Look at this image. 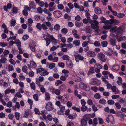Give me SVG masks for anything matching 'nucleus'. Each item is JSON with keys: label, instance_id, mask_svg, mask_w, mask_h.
<instances>
[{"label": "nucleus", "instance_id": "31", "mask_svg": "<svg viewBox=\"0 0 126 126\" xmlns=\"http://www.w3.org/2000/svg\"><path fill=\"white\" fill-rule=\"evenodd\" d=\"M119 67H120L118 65H114L112 67V69L115 70H116V71L118 70Z\"/></svg>", "mask_w": 126, "mask_h": 126}, {"label": "nucleus", "instance_id": "51", "mask_svg": "<svg viewBox=\"0 0 126 126\" xmlns=\"http://www.w3.org/2000/svg\"><path fill=\"white\" fill-rule=\"evenodd\" d=\"M62 82L60 80H58L55 83V85L56 86H58L60 84H62Z\"/></svg>", "mask_w": 126, "mask_h": 126}, {"label": "nucleus", "instance_id": "3", "mask_svg": "<svg viewBox=\"0 0 126 126\" xmlns=\"http://www.w3.org/2000/svg\"><path fill=\"white\" fill-rule=\"evenodd\" d=\"M75 59L76 62H79V60H83L84 57L80 54H76L75 55Z\"/></svg>", "mask_w": 126, "mask_h": 126}, {"label": "nucleus", "instance_id": "6", "mask_svg": "<svg viewBox=\"0 0 126 126\" xmlns=\"http://www.w3.org/2000/svg\"><path fill=\"white\" fill-rule=\"evenodd\" d=\"M66 65L67 67L72 68L73 67V64L72 61L70 60L69 59L66 61Z\"/></svg>", "mask_w": 126, "mask_h": 126}, {"label": "nucleus", "instance_id": "4", "mask_svg": "<svg viewBox=\"0 0 126 126\" xmlns=\"http://www.w3.org/2000/svg\"><path fill=\"white\" fill-rule=\"evenodd\" d=\"M73 80L75 82H80L81 81V79L80 77H78V76H73L72 77Z\"/></svg>", "mask_w": 126, "mask_h": 126}, {"label": "nucleus", "instance_id": "8", "mask_svg": "<svg viewBox=\"0 0 126 126\" xmlns=\"http://www.w3.org/2000/svg\"><path fill=\"white\" fill-rule=\"evenodd\" d=\"M29 6L30 7V9H35L36 7V6L35 5L34 1H33L31 0L29 1Z\"/></svg>", "mask_w": 126, "mask_h": 126}, {"label": "nucleus", "instance_id": "49", "mask_svg": "<svg viewBox=\"0 0 126 126\" xmlns=\"http://www.w3.org/2000/svg\"><path fill=\"white\" fill-rule=\"evenodd\" d=\"M94 97L95 98H97V99H99L101 97V95L99 93H96L94 95Z\"/></svg>", "mask_w": 126, "mask_h": 126}, {"label": "nucleus", "instance_id": "33", "mask_svg": "<svg viewBox=\"0 0 126 126\" xmlns=\"http://www.w3.org/2000/svg\"><path fill=\"white\" fill-rule=\"evenodd\" d=\"M108 44V42L106 41H104L101 43L103 47H106Z\"/></svg>", "mask_w": 126, "mask_h": 126}, {"label": "nucleus", "instance_id": "53", "mask_svg": "<svg viewBox=\"0 0 126 126\" xmlns=\"http://www.w3.org/2000/svg\"><path fill=\"white\" fill-rule=\"evenodd\" d=\"M70 59V57L69 55H66V54H64L63 55V59L64 60H68V59Z\"/></svg>", "mask_w": 126, "mask_h": 126}, {"label": "nucleus", "instance_id": "13", "mask_svg": "<svg viewBox=\"0 0 126 126\" xmlns=\"http://www.w3.org/2000/svg\"><path fill=\"white\" fill-rule=\"evenodd\" d=\"M100 84V81L97 80V79H94V80L92 82V84L93 85H96L98 86Z\"/></svg>", "mask_w": 126, "mask_h": 126}, {"label": "nucleus", "instance_id": "17", "mask_svg": "<svg viewBox=\"0 0 126 126\" xmlns=\"http://www.w3.org/2000/svg\"><path fill=\"white\" fill-rule=\"evenodd\" d=\"M110 29V32H116L117 31V28L116 26H114L112 28H111V26Z\"/></svg>", "mask_w": 126, "mask_h": 126}, {"label": "nucleus", "instance_id": "47", "mask_svg": "<svg viewBox=\"0 0 126 126\" xmlns=\"http://www.w3.org/2000/svg\"><path fill=\"white\" fill-rule=\"evenodd\" d=\"M33 97L34 99L36 101H38V96L37 94H35L33 95Z\"/></svg>", "mask_w": 126, "mask_h": 126}, {"label": "nucleus", "instance_id": "40", "mask_svg": "<svg viewBox=\"0 0 126 126\" xmlns=\"http://www.w3.org/2000/svg\"><path fill=\"white\" fill-rule=\"evenodd\" d=\"M24 10L27 11H30L31 10V9H30V7H28L27 5L24 6Z\"/></svg>", "mask_w": 126, "mask_h": 126}, {"label": "nucleus", "instance_id": "32", "mask_svg": "<svg viewBox=\"0 0 126 126\" xmlns=\"http://www.w3.org/2000/svg\"><path fill=\"white\" fill-rule=\"evenodd\" d=\"M45 39L46 42V46L48 47L50 43V40L49 38L47 37H46Z\"/></svg>", "mask_w": 126, "mask_h": 126}, {"label": "nucleus", "instance_id": "23", "mask_svg": "<svg viewBox=\"0 0 126 126\" xmlns=\"http://www.w3.org/2000/svg\"><path fill=\"white\" fill-rule=\"evenodd\" d=\"M73 45L72 44H71V43H70L69 44H63V47H66L67 48H71V47H73Z\"/></svg>", "mask_w": 126, "mask_h": 126}, {"label": "nucleus", "instance_id": "50", "mask_svg": "<svg viewBox=\"0 0 126 126\" xmlns=\"http://www.w3.org/2000/svg\"><path fill=\"white\" fill-rule=\"evenodd\" d=\"M125 16V15L124 13H118L117 15L118 17H119V18H122V17H124Z\"/></svg>", "mask_w": 126, "mask_h": 126}, {"label": "nucleus", "instance_id": "19", "mask_svg": "<svg viewBox=\"0 0 126 126\" xmlns=\"http://www.w3.org/2000/svg\"><path fill=\"white\" fill-rule=\"evenodd\" d=\"M45 96L46 97L45 99L47 100H49L50 99V94L47 92H46L45 93Z\"/></svg>", "mask_w": 126, "mask_h": 126}, {"label": "nucleus", "instance_id": "35", "mask_svg": "<svg viewBox=\"0 0 126 126\" xmlns=\"http://www.w3.org/2000/svg\"><path fill=\"white\" fill-rule=\"evenodd\" d=\"M94 44L96 46H100L101 45L100 43L99 42V41H97V40H96L94 42Z\"/></svg>", "mask_w": 126, "mask_h": 126}, {"label": "nucleus", "instance_id": "39", "mask_svg": "<svg viewBox=\"0 0 126 126\" xmlns=\"http://www.w3.org/2000/svg\"><path fill=\"white\" fill-rule=\"evenodd\" d=\"M29 37V35L27 34L24 35L22 37V39L23 40H26Z\"/></svg>", "mask_w": 126, "mask_h": 126}, {"label": "nucleus", "instance_id": "11", "mask_svg": "<svg viewBox=\"0 0 126 126\" xmlns=\"http://www.w3.org/2000/svg\"><path fill=\"white\" fill-rule=\"evenodd\" d=\"M87 55L89 57H94L96 55L95 53V52L93 51H88L87 53Z\"/></svg>", "mask_w": 126, "mask_h": 126}, {"label": "nucleus", "instance_id": "46", "mask_svg": "<svg viewBox=\"0 0 126 126\" xmlns=\"http://www.w3.org/2000/svg\"><path fill=\"white\" fill-rule=\"evenodd\" d=\"M55 66V64L54 63H53L50 64L49 65V67L50 69H53Z\"/></svg>", "mask_w": 126, "mask_h": 126}, {"label": "nucleus", "instance_id": "12", "mask_svg": "<svg viewBox=\"0 0 126 126\" xmlns=\"http://www.w3.org/2000/svg\"><path fill=\"white\" fill-rule=\"evenodd\" d=\"M30 63L31 65L32 66V68L35 69L37 66L36 63L33 60H31Z\"/></svg>", "mask_w": 126, "mask_h": 126}, {"label": "nucleus", "instance_id": "57", "mask_svg": "<svg viewBox=\"0 0 126 126\" xmlns=\"http://www.w3.org/2000/svg\"><path fill=\"white\" fill-rule=\"evenodd\" d=\"M116 86H111V89L113 92H116Z\"/></svg>", "mask_w": 126, "mask_h": 126}, {"label": "nucleus", "instance_id": "5", "mask_svg": "<svg viewBox=\"0 0 126 126\" xmlns=\"http://www.w3.org/2000/svg\"><path fill=\"white\" fill-rule=\"evenodd\" d=\"M61 12L58 11H55L53 12V15L55 17L58 18L60 17L62 15Z\"/></svg>", "mask_w": 126, "mask_h": 126}, {"label": "nucleus", "instance_id": "34", "mask_svg": "<svg viewBox=\"0 0 126 126\" xmlns=\"http://www.w3.org/2000/svg\"><path fill=\"white\" fill-rule=\"evenodd\" d=\"M7 60V59L5 57L2 58L0 60V62L2 63H4Z\"/></svg>", "mask_w": 126, "mask_h": 126}, {"label": "nucleus", "instance_id": "42", "mask_svg": "<svg viewBox=\"0 0 126 126\" xmlns=\"http://www.w3.org/2000/svg\"><path fill=\"white\" fill-rule=\"evenodd\" d=\"M13 13H17V7H14L12 9Z\"/></svg>", "mask_w": 126, "mask_h": 126}, {"label": "nucleus", "instance_id": "58", "mask_svg": "<svg viewBox=\"0 0 126 126\" xmlns=\"http://www.w3.org/2000/svg\"><path fill=\"white\" fill-rule=\"evenodd\" d=\"M16 23V21L15 20H12L11 22V26H14Z\"/></svg>", "mask_w": 126, "mask_h": 126}, {"label": "nucleus", "instance_id": "25", "mask_svg": "<svg viewBox=\"0 0 126 126\" xmlns=\"http://www.w3.org/2000/svg\"><path fill=\"white\" fill-rule=\"evenodd\" d=\"M60 29V26L58 24H57L55 25L54 27V29L56 31H59Z\"/></svg>", "mask_w": 126, "mask_h": 126}, {"label": "nucleus", "instance_id": "20", "mask_svg": "<svg viewBox=\"0 0 126 126\" xmlns=\"http://www.w3.org/2000/svg\"><path fill=\"white\" fill-rule=\"evenodd\" d=\"M94 67L95 68H98L100 70V69H101L102 67V66L100 64L97 63L94 65Z\"/></svg>", "mask_w": 126, "mask_h": 126}, {"label": "nucleus", "instance_id": "28", "mask_svg": "<svg viewBox=\"0 0 126 126\" xmlns=\"http://www.w3.org/2000/svg\"><path fill=\"white\" fill-rule=\"evenodd\" d=\"M48 72L46 71V70L45 71H43L42 73H41L40 74V75L41 76H44L45 75H48Z\"/></svg>", "mask_w": 126, "mask_h": 126}, {"label": "nucleus", "instance_id": "55", "mask_svg": "<svg viewBox=\"0 0 126 126\" xmlns=\"http://www.w3.org/2000/svg\"><path fill=\"white\" fill-rule=\"evenodd\" d=\"M59 47V46H57V47H56L55 46H53L50 49V50L51 51H54L58 47Z\"/></svg>", "mask_w": 126, "mask_h": 126}, {"label": "nucleus", "instance_id": "38", "mask_svg": "<svg viewBox=\"0 0 126 126\" xmlns=\"http://www.w3.org/2000/svg\"><path fill=\"white\" fill-rule=\"evenodd\" d=\"M8 44L6 43L1 42L0 43V46L3 47H5L8 45Z\"/></svg>", "mask_w": 126, "mask_h": 126}, {"label": "nucleus", "instance_id": "44", "mask_svg": "<svg viewBox=\"0 0 126 126\" xmlns=\"http://www.w3.org/2000/svg\"><path fill=\"white\" fill-rule=\"evenodd\" d=\"M47 118L48 120L49 121H51L52 120L53 117L51 115L49 114L47 116Z\"/></svg>", "mask_w": 126, "mask_h": 126}, {"label": "nucleus", "instance_id": "14", "mask_svg": "<svg viewBox=\"0 0 126 126\" xmlns=\"http://www.w3.org/2000/svg\"><path fill=\"white\" fill-rule=\"evenodd\" d=\"M81 126H86L87 124V122L86 120L84 119H82L81 120Z\"/></svg>", "mask_w": 126, "mask_h": 126}, {"label": "nucleus", "instance_id": "18", "mask_svg": "<svg viewBox=\"0 0 126 126\" xmlns=\"http://www.w3.org/2000/svg\"><path fill=\"white\" fill-rule=\"evenodd\" d=\"M83 24L82 22H79L78 21H76L75 22V25L76 27H80L83 25Z\"/></svg>", "mask_w": 126, "mask_h": 126}, {"label": "nucleus", "instance_id": "7", "mask_svg": "<svg viewBox=\"0 0 126 126\" xmlns=\"http://www.w3.org/2000/svg\"><path fill=\"white\" fill-rule=\"evenodd\" d=\"M52 103H48L46 105V107L47 110L48 111L52 110L53 108L52 105Z\"/></svg>", "mask_w": 126, "mask_h": 126}, {"label": "nucleus", "instance_id": "2", "mask_svg": "<svg viewBox=\"0 0 126 126\" xmlns=\"http://www.w3.org/2000/svg\"><path fill=\"white\" fill-rule=\"evenodd\" d=\"M97 57L98 59L102 62H106L107 58L104 54L103 53H99L97 55Z\"/></svg>", "mask_w": 126, "mask_h": 126}, {"label": "nucleus", "instance_id": "27", "mask_svg": "<svg viewBox=\"0 0 126 126\" xmlns=\"http://www.w3.org/2000/svg\"><path fill=\"white\" fill-rule=\"evenodd\" d=\"M64 18H67L68 21H70L71 19V16H69L67 13H65L64 15Z\"/></svg>", "mask_w": 126, "mask_h": 126}, {"label": "nucleus", "instance_id": "1", "mask_svg": "<svg viewBox=\"0 0 126 126\" xmlns=\"http://www.w3.org/2000/svg\"><path fill=\"white\" fill-rule=\"evenodd\" d=\"M79 86L80 88L87 91H89L90 89V88L89 85L86 83H85L84 82L80 83L79 84Z\"/></svg>", "mask_w": 126, "mask_h": 126}, {"label": "nucleus", "instance_id": "63", "mask_svg": "<svg viewBox=\"0 0 126 126\" xmlns=\"http://www.w3.org/2000/svg\"><path fill=\"white\" fill-rule=\"evenodd\" d=\"M8 117L10 119L12 120L14 118V115L12 114H10L8 115Z\"/></svg>", "mask_w": 126, "mask_h": 126}, {"label": "nucleus", "instance_id": "21", "mask_svg": "<svg viewBox=\"0 0 126 126\" xmlns=\"http://www.w3.org/2000/svg\"><path fill=\"white\" fill-rule=\"evenodd\" d=\"M63 106H60V110L58 111L57 112L58 114L60 115H63Z\"/></svg>", "mask_w": 126, "mask_h": 126}, {"label": "nucleus", "instance_id": "48", "mask_svg": "<svg viewBox=\"0 0 126 126\" xmlns=\"http://www.w3.org/2000/svg\"><path fill=\"white\" fill-rule=\"evenodd\" d=\"M41 27L44 30H46L48 29V28L46 24H42L41 25Z\"/></svg>", "mask_w": 126, "mask_h": 126}, {"label": "nucleus", "instance_id": "16", "mask_svg": "<svg viewBox=\"0 0 126 126\" xmlns=\"http://www.w3.org/2000/svg\"><path fill=\"white\" fill-rule=\"evenodd\" d=\"M94 11L97 14H100L101 13V11L99 7L95 8L94 9Z\"/></svg>", "mask_w": 126, "mask_h": 126}, {"label": "nucleus", "instance_id": "60", "mask_svg": "<svg viewBox=\"0 0 126 126\" xmlns=\"http://www.w3.org/2000/svg\"><path fill=\"white\" fill-rule=\"evenodd\" d=\"M9 53V51L8 50H5L3 52V54H4V55L6 57L7 56H6L7 54H8Z\"/></svg>", "mask_w": 126, "mask_h": 126}, {"label": "nucleus", "instance_id": "9", "mask_svg": "<svg viewBox=\"0 0 126 126\" xmlns=\"http://www.w3.org/2000/svg\"><path fill=\"white\" fill-rule=\"evenodd\" d=\"M110 44L113 46H115L116 44L117 41L116 40L113 39V38H111L110 39Z\"/></svg>", "mask_w": 126, "mask_h": 126}, {"label": "nucleus", "instance_id": "54", "mask_svg": "<svg viewBox=\"0 0 126 126\" xmlns=\"http://www.w3.org/2000/svg\"><path fill=\"white\" fill-rule=\"evenodd\" d=\"M47 27H50L52 26V25L50 22L49 21L45 22L44 23Z\"/></svg>", "mask_w": 126, "mask_h": 126}, {"label": "nucleus", "instance_id": "59", "mask_svg": "<svg viewBox=\"0 0 126 126\" xmlns=\"http://www.w3.org/2000/svg\"><path fill=\"white\" fill-rule=\"evenodd\" d=\"M20 106V105L19 103H16V104L15 106L13 107V108L14 109L15 108H16L18 109L19 108Z\"/></svg>", "mask_w": 126, "mask_h": 126}, {"label": "nucleus", "instance_id": "56", "mask_svg": "<svg viewBox=\"0 0 126 126\" xmlns=\"http://www.w3.org/2000/svg\"><path fill=\"white\" fill-rule=\"evenodd\" d=\"M34 111L35 114H38L40 115L41 113H40L39 110L37 108H35L34 109Z\"/></svg>", "mask_w": 126, "mask_h": 126}, {"label": "nucleus", "instance_id": "30", "mask_svg": "<svg viewBox=\"0 0 126 126\" xmlns=\"http://www.w3.org/2000/svg\"><path fill=\"white\" fill-rule=\"evenodd\" d=\"M28 70V68L26 65H24L22 68V71L24 73H27Z\"/></svg>", "mask_w": 126, "mask_h": 126}, {"label": "nucleus", "instance_id": "10", "mask_svg": "<svg viewBox=\"0 0 126 126\" xmlns=\"http://www.w3.org/2000/svg\"><path fill=\"white\" fill-rule=\"evenodd\" d=\"M86 103H81L82 106L81 107V110L82 111H86L87 109V106H85Z\"/></svg>", "mask_w": 126, "mask_h": 126}, {"label": "nucleus", "instance_id": "29", "mask_svg": "<svg viewBox=\"0 0 126 126\" xmlns=\"http://www.w3.org/2000/svg\"><path fill=\"white\" fill-rule=\"evenodd\" d=\"M30 86L31 88L33 90H35V84L33 82H32L30 84Z\"/></svg>", "mask_w": 126, "mask_h": 126}, {"label": "nucleus", "instance_id": "24", "mask_svg": "<svg viewBox=\"0 0 126 126\" xmlns=\"http://www.w3.org/2000/svg\"><path fill=\"white\" fill-rule=\"evenodd\" d=\"M45 70V69L43 68H40L37 69H36L37 73H40V72L42 73L43 71Z\"/></svg>", "mask_w": 126, "mask_h": 126}, {"label": "nucleus", "instance_id": "43", "mask_svg": "<svg viewBox=\"0 0 126 126\" xmlns=\"http://www.w3.org/2000/svg\"><path fill=\"white\" fill-rule=\"evenodd\" d=\"M67 5L69 7L70 9V10L71 9H72V8H73L74 7V6L73 4H72V3H71V2H70V3H68L67 4Z\"/></svg>", "mask_w": 126, "mask_h": 126}, {"label": "nucleus", "instance_id": "37", "mask_svg": "<svg viewBox=\"0 0 126 126\" xmlns=\"http://www.w3.org/2000/svg\"><path fill=\"white\" fill-rule=\"evenodd\" d=\"M91 89L92 90H93L94 92H96L98 90L97 87L96 86L92 87L91 88Z\"/></svg>", "mask_w": 126, "mask_h": 126}, {"label": "nucleus", "instance_id": "61", "mask_svg": "<svg viewBox=\"0 0 126 126\" xmlns=\"http://www.w3.org/2000/svg\"><path fill=\"white\" fill-rule=\"evenodd\" d=\"M14 68L12 65H10L8 66V69L9 71H12L14 70Z\"/></svg>", "mask_w": 126, "mask_h": 126}, {"label": "nucleus", "instance_id": "22", "mask_svg": "<svg viewBox=\"0 0 126 126\" xmlns=\"http://www.w3.org/2000/svg\"><path fill=\"white\" fill-rule=\"evenodd\" d=\"M80 42L79 40H75L73 42V44L76 46H79L80 44Z\"/></svg>", "mask_w": 126, "mask_h": 126}, {"label": "nucleus", "instance_id": "36", "mask_svg": "<svg viewBox=\"0 0 126 126\" xmlns=\"http://www.w3.org/2000/svg\"><path fill=\"white\" fill-rule=\"evenodd\" d=\"M101 79H102V81L105 83H107L108 84V83L109 81L106 80V78H105V76H103L101 78Z\"/></svg>", "mask_w": 126, "mask_h": 126}, {"label": "nucleus", "instance_id": "62", "mask_svg": "<svg viewBox=\"0 0 126 126\" xmlns=\"http://www.w3.org/2000/svg\"><path fill=\"white\" fill-rule=\"evenodd\" d=\"M29 76L31 77H33L34 75V73L33 71H31L29 73Z\"/></svg>", "mask_w": 126, "mask_h": 126}, {"label": "nucleus", "instance_id": "64", "mask_svg": "<svg viewBox=\"0 0 126 126\" xmlns=\"http://www.w3.org/2000/svg\"><path fill=\"white\" fill-rule=\"evenodd\" d=\"M29 113L28 111H25V112L23 116L24 118H27L28 116H29Z\"/></svg>", "mask_w": 126, "mask_h": 126}, {"label": "nucleus", "instance_id": "52", "mask_svg": "<svg viewBox=\"0 0 126 126\" xmlns=\"http://www.w3.org/2000/svg\"><path fill=\"white\" fill-rule=\"evenodd\" d=\"M115 105L116 106L117 108L118 109H120L121 108V105L119 103H116L115 104Z\"/></svg>", "mask_w": 126, "mask_h": 126}, {"label": "nucleus", "instance_id": "15", "mask_svg": "<svg viewBox=\"0 0 126 126\" xmlns=\"http://www.w3.org/2000/svg\"><path fill=\"white\" fill-rule=\"evenodd\" d=\"M94 68L93 67H91L88 72V75H90L92 73H94Z\"/></svg>", "mask_w": 126, "mask_h": 126}, {"label": "nucleus", "instance_id": "45", "mask_svg": "<svg viewBox=\"0 0 126 126\" xmlns=\"http://www.w3.org/2000/svg\"><path fill=\"white\" fill-rule=\"evenodd\" d=\"M98 119L96 118H94L93 120V126H96L97 124V122Z\"/></svg>", "mask_w": 126, "mask_h": 126}, {"label": "nucleus", "instance_id": "41", "mask_svg": "<svg viewBox=\"0 0 126 126\" xmlns=\"http://www.w3.org/2000/svg\"><path fill=\"white\" fill-rule=\"evenodd\" d=\"M36 27L37 29L41 31V25L40 23H38L36 26Z\"/></svg>", "mask_w": 126, "mask_h": 126}, {"label": "nucleus", "instance_id": "26", "mask_svg": "<svg viewBox=\"0 0 126 126\" xmlns=\"http://www.w3.org/2000/svg\"><path fill=\"white\" fill-rule=\"evenodd\" d=\"M15 116L17 120H19L20 116V114L18 112H16L15 113Z\"/></svg>", "mask_w": 126, "mask_h": 126}]
</instances>
